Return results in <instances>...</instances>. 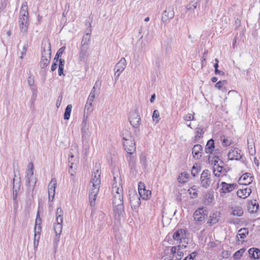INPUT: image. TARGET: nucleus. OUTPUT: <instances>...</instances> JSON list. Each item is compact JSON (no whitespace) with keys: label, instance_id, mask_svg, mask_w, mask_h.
Returning a JSON list of instances; mask_svg holds the SVG:
<instances>
[{"label":"nucleus","instance_id":"1","mask_svg":"<svg viewBox=\"0 0 260 260\" xmlns=\"http://www.w3.org/2000/svg\"><path fill=\"white\" fill-rule=\"evenodd\" d=\"M101 172L97 169L94 171L91 176L90 181V186L89 192V200L91 206H94L95 205V200L101 185Z\"/></svg>","mask_w":260,"mask_h":260},{"label":"nucleus","instance_id":"2","mask_svg":"<svg viewBox=\"0 0 260 260\" xmlns=\"http://www.w3.org/2000/svg\"><path fill=\"white\" fill-rule=\"evenodd\" d=\"M113 194V204H121L123 203V189L121 185V179L120 177H113L112 187Z\"/></svg>","mask_w":260,"mask_h":260},{"label":"nucleus","instance_id":"3","mask_svg":"<svg viewBox=\"0 0 260 260\" xmlns=\"http://www.w3.org/2000/svg\"><path fill=\"white\" fill-rule=\"evenodd\" d=\"M28 14L27 10V6L23 4L20 11L19 17V26L21 32H26L27 30L28 22L27 20V15Z\"/></svg>","mask_w":260,"mask_h":260},{"label":"nucleus","instance_id":"4","mask_svg":"<svg viewBox=\"0 0 260 260\" xmlns=\"http://www.w3.org/2000/svg\"><path fill=\"white\" fill-rule=\"evenodd\" d=\"M187 247L186 244H177L171 247L170 252L172 255L171 260H181L184 256L183 250Z\"/></svg>","mask_w":260,"mask_h":260},{"label":"nucleus","instance_id":"5","mask_svg":"<svg viewBox=\"0 0 260 260\" xmlns=\"http://www.w3.org/2000/svg\"><path fill=\"white\" fill-rule=\"evenodd\" d=\"M186 230L183 229H179L174 233L173 235V238L175 241H177V244H184L187 245L188 242L186 241Z\"/></svg>","mask_w":260,"mask_h":260},{"label":"nucleus","instance_id":"6","mask_svg":"<svg viewBox=\"0 0 260 260\" xmlns=\"http://www.w3.org/2000/svg\"><path fill=\"white\" fill-rule=\"evenodd\" d=\"M129 121L133 127L138 128L140 126L141 118L137 111L133 110L129 112Z\"/></svg>","mask_w":260,"mask_h":260},{"label":"nucleus","instance_id":"7","mask_svg":"<svg viewBox=\"0 0 260 260\" xmlns=\"http://www.w3.org/2000/svg\"><path fill=\"white\" fill-rule=\"evenodd\" d=\"M123 140L125 150L128 154H133L136 151L135 143L134 140L129 136L128 138L123 137Z\"/></svg>","mask_w":260,"mask_h":260},{"label":"nucleus","instance_id":"8","mask_svg":"<svg viewBox=\"0 0 260 260\" xmlns=\"http://www.w3.org/2000/svg\"><path fill=\"white\" fill-rule=\"evenodd\" d=\"M200 183L201 185L205 188H208L210 186L211 179L209 170H205L202 172L200 177Z\"/></svg>","mask_w":260,"mask_h":260},{"label":"nucleus","instance_id":"9","mask_svg":"<svg viewBox=\"0 0 260 260\" xmlns=\"http://www.w3.org/2000/svg\"><path fill=\"white\" fill-rule=\"evenodd\" d=\"M51 58V47L50 44H48V50L46 51L45 49L42 52V59L40 62L41 68H44L47 66L50 62Z\"/></svg>","mask_w":260,"mask_h":260},{"label":"nucleus","instance_id":"10","mask_svg":"<svg viewBox=\"0 0 260 260\" xmlns=\"http://www.w3.org/2000/svg\"><path fill=\"white\" fill-rule=\"evenodd\" d=\"M89 56V46H80L78 55L79 62H86Z\"/></svg>","mask_w":260,"mask_h":260},{"label":"nucleus","instance_id":"11","mask_svg":"<svg viewBox=\"0 0 260 260\" xmlns=\"http://www.w3.org/2000/svg\"><path fill=\"white\" fill-rule=\"evenodd\" d=\"M126 66V60L124 58H122L116 64L115 70V80H117L121 73L124 71Z\"/></svg>","mask_w":260,"mask_h":260},{"label":"nucleus","instance_id":"12","mask_svg":"<svg viewBox=\"0 0 260 260\" xmlns=\"http://www.w3.org/2000/svg\"><path fill=\"white\" fill-rule=\"evenodd\" d=\"M207 216V211L203 208L198 209L193 214L194 219L199 222L205 221Z\"/></svg>","mask_w":260,"mask_h":260},{"label":"nucleus","instance_id":"13","mask_svg":"<svg viewBox=\"0 0 260 260\" xmlns=\"http://www.w3.org/2000/svg\"><path fill=\"white\" fill-rule=\"evenodd\" d=\"M57 181L55 179H52L48 185V200L52 202L53 200Z\"/></svg>","mask_w":260,"mask_h":260},{"label":"nucleus","instance_id":"14","mask_svg":"<svg viewBox=\"0 0 260 260\" xmlns=\"http://www.w3.org/2000/svg\"><path fill=\"white\" fill-rule=\"evenodd\" d=\"M139 193L142 199L147 200L150 197L151 193V191L145 189L144 183L140 182L139 184Z\"/></svg>","mask_w":260,"mask_h":260},{"label":"nucleus","instance_id":"15","mask_svg":"<svg viewBox=\"0 0 260 260\" xmlns=\"http://www.w3.org/2000/svg\"><path fill=\"white\" fill-rule=\"evenodd\" d=\"M230 160H239L241 158V150L237 148L231 149L228 154Z\"/></svg>","mask_w":260,"mask_h":260},{"label":"nucleus","instance_id":"16","mask_svg":"<svg viewBox=\"0 0 260 260\" xmlns=\"http://www.w3.org/2000/svg\"><path fill=\"white\" fill-rule=\"evenodd\" d=\"M174 16V12L173 8L169 7L167 8L162 13L161 20L166 22L173 18Z\"/></svg>","mask_w":260,"mask_h":260},{"label":"nucleus","instance_id":"17","mask_svg":"<svg viewBox=\"0 0 260 260\" xmlns=\"http://www.w3.org/2000/svg\"><path fill=\"white\" fill-rule=\"evenodd\" d=\"M221 188L220 192L222 193L230 192L236 188V185L235 184H228L224 182H222L221 183Z\"/></svg>","mask_w":260,"mask_h":260},{"label":"nucleus","instance_id":"18","mask_svg":"<svg viewBox=\"0 0 260 260\" xmlns=\"http://www.w3.org/2000/svg\"><path fill=\"white\" fill-rule=\"evenodd\" d=\"M252 182V177L248 173L244 174L239 179L240 184L245 185H248Z\"/></svg>","mask_w":260,"mask_h":260},{"label":"nucleus","instance_id":"19","mask_svg":"<svg viewBox=\"0 0 260 260\" xmlns=\"http://www.w3.org/2000/svg\"><path fill=\"white\" fill-rule=\"evenodd\" d=\"M113 205V209L115 214V216L120 217L123 215L124 212L123 203L121 204H115Z\"/></svg>","mask_w":260,"mask_h":260},{"label":"nucleus","instance_id":"20","mask_svg":"<svg viewBox=\"0 0 260 260\" xmlns=\"http://www.w3.org/2000/svg\"><path fill=\"white\" fill-rule=\"evenodd\" d=\"M251 193V189L249 187H246L245 188H242L239 189L237 191V196L242 199H245L249 197Z\"/></svg>","mask_w":260,"mask_h":260},{"label":"nucleus","instance_id":"21","mask_svg":"<svg viewBox=\"0 0 260 260\" xmlns=\"http://www.w3.org/2000/svg\"><path fill=\"white\" fill-rule=\"evenodd\" d=\"M217 162V161H214V165L213 167V173L215 176L219 177L222 174L224 175L225 172H224V170H223V167L222 166H220L219 165H216V163Z\"/></svg>","mask_w":260,"mask_h":260},{"label":"nucleus","instance_id":"22","mask_svg":"<svg viewBox=\"0 0 260 260\" xmlns=\"http://www.w3.org/2000/svg\"><path fill=\"white\" fill-rule=\"evenodd\" d=\"M202 146L200 144L194 146L192 150V153L194 158L199 159L202 156Z\"/></svg>","mask_w":260,"mask_h":260},{"label":"nucleus","instance_id":"23","mask_svg":"<svg viewBox=\"0 0 260 260\" xmlns=\"http://www.w3.org/2000/svg\"><path fill=\"white\" fill-rule=\"evenodd\" d=\"M220 219V213L218 212H214L212 215L209 216V219L208 223L210 225H212L217 223Z\"/></svg>","mask_w":260,"mask_h":260},{"label":"nucleus","instance_id":"24","mask_svg":"<svg viewBox=\"0 0 260 260\" xmlns=\"http://www.w3.org/2000/svg\"><path fill=\"white\" fill-rule=\"evenodd\" d=\"M26 178L27 183L30 184L31 183L36 184L37 180L34 176V171H26Z\"/></svg>","mask_w":260,"mask_h":260},{"label":"nucleus","instance_id":"25","mask_svg":"<svg viewBox=\"0 0 260 260\" xmlns=\"http://www.w3.org/2000/svg\"><path fill=\"white\" fill-rule=\"evenodd\" d=\"M62 222L63 220H61V221H56V222L54 224V230L56 236H60L61 233L62 229Z\"/></svg>","mask_w":260,"mask_h":260},{"label":"nucleus","instance_id":"26","mask_svg":"<svg viewBox=\"0 0 260 260\" xmlns=\"http://www.w3.org/2000/svg\"><path fill=\"white\" fill-rule=\"evenodd\" d=\"M250 257L258 258L260 257V250L257 248H250L248 250Z\"/></svg>","mask_w":260,"mask_h":260},{"label":"nucleus","instance_id":"27","mask_svg":"<svg viewBox=\"0 0 260 260\" xmlns=\"http://www.w3.org/2000/svg\"><path fill=\"white\" fill-rule=\"evenodd\" d=\"M15 179H13V199L14 201H16L17 197L18 192L20 189V182L16 183L15 184L14 183Z\"/></svg>","mask_w":260,"mask_h":260},{"label":"nucleus","instance_id":"28","mask_svg":"<svg viewBox=\"0 0 260 260\" xmlns=\"http://www.w3.org/2000/svg\"><path fill=\"white\" fill-rule=\"evenodd\" d=\"M214 148V140L211 139L209 140L205 147V152L207 153H211Z\"/></svg>","mask_w":260,"mask_h":260},{"label":"nucleus","instance_id":"29","mask_svg":"<svg viewBox=\"0 0 260 260\" xmlns=\"http://www.w3.org/2000/svg\"><path fill=\"white\" fill-rule=\"evenodd\" d=\"M189 175L187 172L180 173L178 177V181L181 183H184L188 181Z\"/></svg>","mask_w":260,"mask_h":260},{"label":"nucleus","instance_id":"30","mask_svg":"<svg viewBox=\"0 0 260 260\" xmlns=\"http://www.w3.org/2000/svg\"><path fill=\"white\" fill-rule=\"evenodd\" d=\"M232 214L234 216H241L243 214V209L241 207H234L231 208Z\"/></svg>","mask_w":260,"mask_h":260},{"label":"nucleus","instance_id":"31","mask_svg":"<svg viewBox=\"0 0 260 260\" xmlns=\"http://www.w3.org/2000/svg\"><path fill=\"white\" fill-rule=\"evenodd\" d=\"M90 39V35L89 33L86 34L83 36L80 46H89V42Z\"/></svg>","mask_w":260,"mask_h":260},{"label":"nucleus","instance_id":"32","mask_svg":"<svg viewBox=\"0 0 260 260\" xmlns=\"http://www.w3.org/2000/svg\"><path fill=\"white\" fill-rule=\"evenodd\" d=\"M131 203L132 206H134L135 207H138L140 205V199L138 198L137 195H134L131 199Z\"/></svg>","mask_w":260,"mask_h":260},{"label":"nucleus","instance_id":"33","mask_svg":"<svg viewBox=\"0 0 260 260\" xmlns=\"http://www.w3.org/2000/svg\"><path fill=\"white\" fill-rule=\"evenodd\" d=\"M248 234V230L246 228L241 229L239 230L237 237L241 239H244L246 236Z\"/></svg>","mask_w":260,"mask_h":260},{"label":"nucleus","instance_id":"34","mask_svg":"<svg viewBox=\"0 0 260 260\" xmlns=\"http://www.w3.org/2000/svg\"><path fill=\"white\" fill-rule=\"evenodd\" d=\"M72 109V105H71V104L68 105L66 108L65 112L64 113V116H63L64 119L69 120L70 119Z\"/></svg>","mask_w":260,"mask_h":260},{"label":"nucleus","instance_id":"35","mask_svg":"<svg viewBox=\"0 0 260 260\" xmlns=\"http://www.w3.org/2000/svg\"><path fill=\"white\" fill-rule=\"evenodd\" d=\"M63 220V210L61 208H58L56 212V221Z\"/></svg>","mask_w":260,"mask_h":260},{"label":"nucleus","instance_id":"36","mask_svg":"<svg viewBox=\"0 0 260 260\" xmlns=\"http://www.w3.org/2000/svg\"><path fill=\"white\" fill-rule=\"evenodd\" d=\"M98 86V82H96L94 84L93 87L92 88L90 94L88 98V100H89L90 101H94L95 97V87Z\"/></svg>","mask_w":260,"mask_h":260},{"label":"nucleus","instance_id":"37","mask_svg":"<svg viewBox=\"0 0 260 260\" xmlns=\"http://www.w3.org/2000/svg\"><path fill=\"white\" fill-rule=\"evenodd\" d=\"M66 49L65 46L61 47L57 52L54 58V60H56V62H57L59 59V57L61 56L62 53H63L64 50Z\"/></svg>","mask_w":260,"mask_h":260},{"label":"nucleus","instance_id":"38","mask_svg":"<svg viewBox=\"0 0 260 260\" xmlns=\"http://www.w3.org/2000/svg\"><path fill=\"white\" fill-rule=\"evenodd\" d=\"M204 133V130L203 128L198 127L196 129L195 138L196 139L201 138L203 137Z\"/></svg>","mask_w":260,"mask_h":260},{"label":"nucleus","instance_id":"39","mask_svg":"<svg viewBox=\"0 0 260 260\" xmlns=\"http://www.w3.org/2000/svg\"><path fill=\"white\" fill-rule=\"evenodd\" d=\"M245 251V248H241L239 250L237 251L234 254V258L235 259H239L242 256Z\"/></svg>","mask_w":260,"mask_h":260},{"label":"nucleus","instance_id":"40","mask_svg":"<svg viewBox=\"0 0 260 260\" xmlns=\"http://www.w3.org/2000/svg\"><path fill=\"white\" fill-rule=\"evenodd\" d=\"M153 120L156 123H158L159 121V112L157 110H155L153 112L152 115Z\"/></svg>","mask_w":260,"mask_h":260},{"label":"nucleus","instance_id":"41","mask_svg":"<svg viewBox=\"0 0 260 260\" xmlns=\"http://www.w3.org/2000/svg\"><path fill=\"white\" fill-rule=\"evenodd\" d=\"M199 5V1L197 0L196 2H192L191 4L187 6L186 8L188 10H193L197 8Z\"/></svg>","mask_w":260,"mask_h":260},{"label":"nucleus","instance_id":"42","mask_svg":"<svg viewBox=\"0 0 260 260\" xmlns=\"http://www.w3.org/2000/svg\"><path fill=\"white\" fill-rule=\"evenodd\" d=\"M200 171L199 166L198 165H194L191 170V175L195 177Z\"/></svg>","mask_w":260,"mask_h":260},{"label":"nucleus","instance_id":"43","mask_svg":"<svg viewBox=\"0 0 260 260\" xmlns=\"http://www.w3.org/2000/svg\"><path fill=\"white\" fill-rule=\"evenodd\" d=\"M227 83V81L224 80L222 81H219L216 83L215 86L219 89H222L224 85Z\"/></svg>","mask_w":260,"mask_h":260},{"label":"nucleus","instance_id":"44","mask_svg":"<svg viewBox=\"0 0 260 260\" xmlns=\"http://www.w3.org/2000/svg\"><path fill=\"white\" fill-rule=\"evenodd\" d=\"M197 255V254L196 252H193L185 257L183 260H193Z\"/></svg>","mask_w":260,"mask_h":260},{"label":"nucleus","instance_id":"45","mask_svg":"<svg viewBox=\"0 0 260 260\" xmlns=\"http://www.w3.org/2000/svg\"><path fill=\"white\" fill-rule=\"evenodd\" d=\"M92 102L93 101H90L89 100L87 99V103L85 106V110H87V111H91V107L92 106Z\"/></svg>","mask_w":260,"mask_h":260},{"label":"nucleus","instance_id":"46","mask_svg":"<svg viewBox=\"0 0 260 260\" xmlns=\"http://www.w3.org/2000/svg\"><path fill=\"white\" fill-rule=\"evenodd\" d=\"M183 119L185 121H191L194 119V116L193 115L190 113H188L184 116Z\"/></svg>","mask_w":260,"mask_h":260},{"label":"nucleus","instance_id":"47","mask_svg":"<svg viewBox=\"0 0 260 260\" xmlns=\"http://www.w3.org/2000/svg\"><path fill=\"white\" fill-rule=\"evenodd\" d=\"M27 45H24L23 47L22 50L21 52V55L20 56V58L22 59L24 57V56L26 54L27 50Z\"/></svg>","mask_w":260,"mask_h":260},{"label":"nucleus","instance_id":"48","mask_svg":"<svg viewBox=\"0 0 260 260\" xmlns=\"http://www.w3.org/2000/svg\"><path fill=\"white\" fill-rule=\"evenodd\" d=\"M221 140L222 142V144L224 146H229L231 144V141L229 140L228 138L223 137V138Z\"/></svg>","mask_w":260,"mask_h":260},{"label":"nucleus","instance_id":"49","mask_svg":"<svg viewBox=\"0 0 260 260\" xmlns=\"http://www.w3.org/2000/svg\"><path fill=\"white\" fill-rule=\"evenodd\" d=\"M207 53H208V51H205V52L203 54L202 59L201 60V65H202V67L205 65V63L206 62V54H207Z\"/></svg>","mask_w":260,"mask_h":260},{"label":"nucleus","instance_id":"50","mask_svg":"<svg viewBox=\"0 0 260 260\" xmlns=\"http://www.w3.org/2000/svg\"><path fill=\"white\" fill-rule=\"evenodd\" d=\"M62 99V95H60L58 96V98L57 100V101H56V105L57 108H59L60 107Z\"/></svg>","mask_w":260,"mask_h":260},{"label":"nucleus","instance_id":"51","mask_svg":"<svg viewBox=\"0 0 260 260\" xmlns=\"http://www.w3.org/2000/svg\"><path fill=\"white\" fill-rule=\"evenodd\" d=\"M27 82H28V84L29 86H32L34 84V78L31 77H28Z\"/></svg>","mask_w":260,"mask_h":260},{"label":"nucleus","instance_id":"52","mask_svg":"<svg viewBox=\"0 0 260 260\" xmlns=\"http://www.w3.org/2000/svg\"><path fill=\"white\" fill-rule=\"evenodd\" d=\"M34 165L32 162H30L27 166L26 171H34Z\"/></svg>","mask_w":260,"mask_h":260},{"label":"nucleus","instance_id":"53","mask_svg":"<svg viewBox=\"0 0 260 260\" xmlns=\"http://www.w3.org/2000/svg\"><path fill=\"white\" fill-rule=\"evenodd\" d=\"M35 230V232H36L35 235V239H36V238L37 236L36 232H37L38 233H39L40 231L41 230L40 225H38V224H36Z\"/></svg>","mask_w":260,"mask_h":260},{"label":"nucleus","instance_id":"54","mask_svg":"<svg viewBox=\"0 0 260 260\" xmlns=\"http://www.w3.org/2000/svg\"><path fill=\"white\" fill-rule=\"evenodd\" d=\"M58 60H59V66L58 67L64 68V63H65L64 59H62V58H60L59 59H58Z\"/></svg>","mask_w":260,"mask_h":260},{"label":"nucleus","instance_id":"55","mask_svg":"<svg viewBox=\"0 0 260 260\" xmlns=\"http://www.w3.org/2000/svg\"><path fill=\"white\" fill-rule=\"evenodd\" d=\"M129 155H128V157H129V159H128V161H129V163H132V164H133L135 161V157L132 156V154H128Z\"/></svg>","mask_w":260,"mask_h":260},{"label":"nucleus","instance_id":"56","mask_svg":"<svg viewBox=\"0 0 260 260\" xmlns=\"http://www.w3.org/2000/svg\"><path fill=\"white\" fill-rule=\"evenodd\" d=\"M41 221V219L40 217L39 216V213H38L37 218L36 219V224L40 225V223Z\"/></svg>","mask_w":260,"mask_h":260},{"label":"nucleus","instance_id":"57","mask_svg":"<svg viewBox=\"0 0 260 260\" xmlns=\"http://www.w3.org/2000/svg\"><path fill=\"white\" fill-rule=\"evenodd\" d=\"M198 190L197 187L195 185L192 186L190 188L188 189V191L189 194H191L192 191Z\"/></svg>","mask_w":260,"mask_h":260},{"label":"nucleus","instance_id":"58","mask_svg":"<svg viewBox=\"0 0 260 260\" xmlns=\"http://www.w3.org/2000/svg\"><path fill=\"white\" fill-rule=\"evenodd\" d=\"M59 236H56V238H55L54 241V244L55 245V246H57L58 245V243L59 241Z\"/></svg>","mask_w":260,"mask_h":260},{"label":"nucleus","instance_id":"59","mask_svg":"<svg viewBox=\"0 0 260 260\" xmlns=\"http://www.w3.org/2000/svg\"><path fill=\"white\" fill-rule=\"evenodd\" d=\"M57 68V64L56 63V62H54L53 64H52V66H51V71H55Z\"/></svg>","mask_w":260,"mask_h":260},{"label":"nucleus","instance_id":"60","mask_svg":"<svg viewBox=\"0 0 260 260\" xmlns=\"http://www.w3.org/2000/svg\"><path fill=\"white\" fill-rule=\"evenodd\" d=\"M63 68H64L58 67V74L59 76L63 75Z\"/></svg>","mask_w":260,"mask_h":260},{"label":"nucleus","instance_id":"61","mask_svg":"<svg viewBox=\"0 0 260 260\" xmlns=\"http://www.w3.org/2000/svg\"><path fill=\"white\" fill-rule=\"evenodd\" d=\"M215 74L216 75H218V74L221 75H224V73L222 71H221L218 69L215 70Z\"/></svg>","mask_w":260,"mask_h":260},{"label":"nucleus","instance_id":"62","mask_svg":"<svg viewBox=\"0 0 260 260\" xmlns=\"http://www.w3.org/2000/svg\"><path fill=\"white\" fill-rule=\"evenodd\" d=\"M197 191H198V190L192 191V192H191L192 193L190 194L192 196V198H196L197 197V195H198Z\"/></svg>","mask_w":260,"mask_h":260},{"label":"nucleus","instance_id":"63","mask_svg":"<svg viewBox=\"0 0 260 260\" xmlns=\"http://www.w3.org/2000/svg\"><path fill=\"white\" fill-rule=\"evenodd\" d=\"M155 99V94H153V95L151 96V98H150V102H151V103H153V102H154V101Z\"/></svg>","mask_w":260,"mask_h":260},{"label":"nucleus","instance_id":"64","mask_svg":"<svg viewBox=\"0 0 260 260\" xmlns=\"http://www.w3.org/2000/svg\"><path fill=\"white\" fill-rule=\"evenodd\" d=\"M211 81L213 82H216L217 81V78L216 77H213L211 78Z\"/></svg>","mask_w":260,"mask_h":260}]
</instances>
